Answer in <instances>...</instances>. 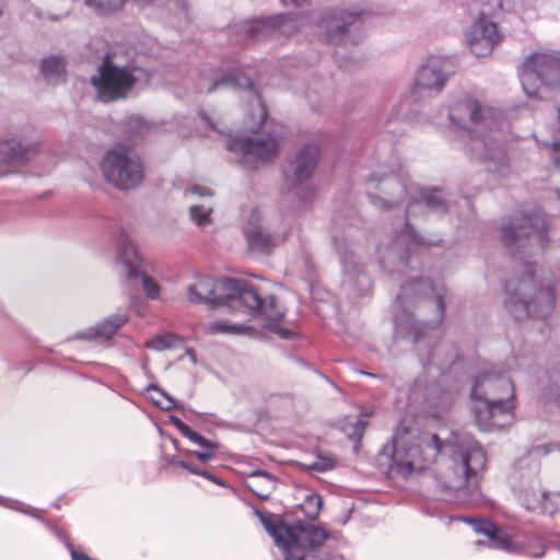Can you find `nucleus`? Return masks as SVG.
Segmentation results:
<instances>
[{"mask_svg": "<svg viewBox=\"0 0 560 560\" xmlns=\"http://www.w3.org/2000/svg\"><path fill=\"white\" fill-rule=\"evenodd\" d=\"M380 186L381 190L389 197L388 200H385L384 198H376V200H373V202L377 206V207H393L394 205H396L398 202V199L396 197L393 196V194L390 192V190L393 188H400V185L398 183V179L393 176V177H388V178H385L384 180H381L378 182L376 185H373V188H377Z\"/></svg>", "mask_w": 560, "mask_h": 560, "instance_id": "obj_26", "label": "nucleus"}, {"mask_svg": "<svg viewBox=\"0 0 560 560\" xmlns=\"http://www.w3.org/2000/svg\"><path fill=\"white\" fill-rule=\"evenodd\" d=\"M104 180L122 191L138 188L144 180V166L141 158L129 147L116 144L107 149L100 162Z\"/></svg>", "mask_w": 560, "mask_h": 560, "instance_id": "obj_7", "label": "nucleus"}, {"mask_svg": "<svg viewBox=\"0 0 560 560\" xmlns=\"http://www.w3.org/2000/svg\"><path fill=\"white\" fill-rule=\"evenodd\" d=\"M177 465L179 467H183L185 469H187L188 471H190L191 474L194 475H200L201 474V470H199L198 468H196L195 466L190 465V464H187L186 462H178Z\"/></svg>", "mask_w": 560, "mask_h": 560, "instance_id": "obj_44", "label": "nucleus"}, {"mask_svg": "<svg viewBox=\"0 0 560 560\" xmlns=\"http://www.w3.org/2000/svg\"><path fill=\"white\" fill-rule=\"evenodd\" d=\"M200 476L207 478L208 480H211L212 482H214L217 485L223 486V482L218 477H215L214 475H211L210 472H208L206 470L201 471Z\"/></svg>", "mask_w": 560, "mask_h": 560, "instance_id": "obj_46", "label": "nucleus"}, {"mask_svg": "<svg viewBox=\"0 0 560 560\" xmlns=\"http://www.w3.org/2000/svg\"><path fill=\"white\" fill-rule=\"evenodd\" d=\"M182 343V339L173 334H164L156 336L145 342L148 348H152L156 351H164L172 348H176Z\"/></svg>", "mask_w": 560, "mask_h": 560, "instance_id": "obj_28", "label": "nucleus"}, {"mask_svg": "<svg viewBox=\"0 0 560 560\" xmlns=\"http://www.w3.org/2000/svg\"><path fill=\"white\" fill-rule=\"evenodd\" d=\"M515 393L506 376H479L471 389L470 410L480 430L492 431L510 425L514 420Z\"/></svg>", "mask_w": 560, "mask_h": 560, "instance_id": "obj_4", "label": "nucleus"}, {"mask_svg": "<svg viewBox=\"0 0 560 560\" xmlns=\"http://www.w3.org/2000/svg\"><path fill=\"white\" fill-rule=\"evenodd\" d=\"M127 320L125 315H113L96 324L95 326L89 327L81 331H78L74 336L75 339L94 341V340H107L112 338L117 329L122 326Z\"/></svg>", "mask_w": 560, "mask_h": 560, "instance_id": "obj_22", "label": "nucleus"}, {"mask_svg": "<svg viewBox=\"0 0 560 560\" xmlns=\"http://www.w3.org/2000/svg\"><path fill=\"white\" fill-rule=\"evenodd\" d=\"M266 118V108L264 104L260 102L259 97H255V101L252 106L250 113V121L246 122V129L255 132L258 130Z\"/></svg>", "mask_w": 560, "mask_h": 560, "instance_id": "obj_30", "label": "nucleus"}, {"mask_svg": "<svg viewBox=\"0 0 560 560\" xmlns=\"http://www.w3.org/2000/svg\"><path fill=\"white\" fill-rule=\"evenodd\" d=\"M138 81L137 69L121 62L115 54L107 55L98 66L96 74L90 79L97 100L103 103L128 97Z\"/></svg>", "mask_w": 560, "mask_h": 560, "instance_id": "obj_8", "label": "nucleus"}, {"mask_svg": "<svg viewBox=\"0 0 560 560\" xmlns=\"http://www.w3.org/2000/svg\"><path fill=\"white\" fill-rule=\"evenodd\" d=\"M422 201L433 211L442 212L446 210L445 198L441 191L434 190L423 194Z\"/></svg>", "mask_w": 560, "mask_h": 560, "instance_id": "obj_35", "label": "nucleus"}, {"mask_svg": "<svg viewBox=\"0 0 560 560\" xmlns=\"http://www.w3.org/2000/svg\"><path fill=\"white\" fill-rule=\"evenodd\" d=\"M417 287L422 289L423 294H432L435 298V304L439 312V317L442 318L444 314V302H443V294H444V288L442 285L434 287L431 283L427 281H421L417 283Z\"/></svg>", "mask_w": 560, "mask_h": 560, "instance_id": "obj_32", "label": "nucleus"}, {"mask_svg": "<svg viewBox=\"0 0 560 560\" xmlns=\"http://www.w3.org/2000/svg\"><path fill=\"white\" fill-rule=\"evenodd\" d=\"M336 459L334 457L318 456L311 465L310 468L317 471H327L335 467Z\"/></svg>", "mask_w": 560, "mask_h": 560, "instance_id": "obj_39", "label": "nucleus"}, {"mask_svg": "<svg viewBox=\"0 0 560 560\" xmlns=\"http://www.w3.org/2000/svg\"><path fill=\"white\" fill-rule=\"evenodd\" d=\"M506 292L509 294L506 305L517 319L527 316L545 317L552 310L553 292L550 289L536 292L533 275L517 282H510Z\"/></svg>", "mask_w": 560, "mask_h": 560, "instance_id": "obj_9", "label": "nucleus"}, {"mask_svg": "<svg viewBox=\"0 0 560 560\" xmlns=\"http://www.w3.org/2000/svg\"><path fill=\"white\" fill-rule=\"evenodd\" d=\"M434 434L412 435L408 432L394 439L390 469L404 477L421 471L425 464L440 453L448 456L440 475L439 485L445 492H464L475 488L477 476L486 469L487 455L481 445L468 433L452 432L443 436Z\"/></svg>", "mask_w": 560, "mask_h": 560, "instance_id": "obj_1", "label": "nucleus"}, {"mask_svg": "<svg viewBox=\"0 0 560 560\" xmlns=\"http://www.w3.org/2000/svg\"><path fill=\"white\" fill-rule=\"evenodd\" d=\"M259 517L275 544L282 549L284 560H316L315 549L327 539L326 532L315 526L290 527L262 514Z\"/></svg>", "mask_w": 560, "mask_h": 560, "instance_id": "obj_6", "label": "nucleus"}, {"mask_svg": "<svg viewBox=\"0 0 560 560\" xmlns=\"http://www.w3.org/2000/svg\"><path fill=\"white\" fill-rule=\"evenodd\" d=\"M115 261L117 268L129 281L140 280L149 299L155 300L159 298L160 285L143 270V260L135 242L127 234H121L118 238Z\"/></svg>", "mask_w": 560, "mask_h": 560, "instance_id": "obj_12", "label": "nucleus"}, {"mask_svg": "<svg viewBox=\"0 0 560 560\" xmlns=\"http://www.w3.org/2000/svg\"><path fill=\"white\" fill-rule=\"evenodd\" d=\"M208 334H229V335H243L247 332L248 327L241 324H232L225 322H212L205 326Z\"/></svg>", "mask_w": 560, "mask_h": 560, "instance_id": "obj_27", "label": "nucleus"}, {"mask_svg": "<svg viewBox=\"0 0 560 560\" xmlns=\"http://www.w3.org/2000/svg\"><path fill=\"white\" fill-rule=\"evenodd\" d=\"M362 27V13L348 9L326 10L318 22L320 34L332 45H347L357 42Z\"/></svg>", "mask_w": 560, "mask_h": 560, "instance_id": "obj_11", "label": "nucleus"}, {"mask_svg": "<svg viewBox=\"0 0 560 560\" xmlns=\"http://www.w3.org/2000/svg\"><path fill=\"white\" fill-rule=\"evenodd\" d=\"M39 152L37 142L19 135H8L0 140V162L8 166H23Z\"/></svg>", "mask_w": 560, "mask_h": 560, "instance_id": "obj_17", "label": "nucleus"}, {"mask_svg": "<svg viewBox=\"0 0 560 560\" xmlns=\"http://www.w3.org/2000/svg\"><path fill=\"white\" fill-rule=\"evenodd\" d=\"M252 86L249 78L241 72L223 73L214 68L200 71L196 88L200 93H211L223 88L248 89Z\"/></svg>", "mask_w": 560, "mask_h": 560, "instance_id": "obj_18", "label": "nucleus"}, {"mask_svg": "<svg viewBox=\"0 0 560 560\" xmlns=\"http://www.w3.org/2000/svg\"><path fill=\"white\" fill-rule=\"evenodd\" d=\"M171 422L179 430V432L187 438V435L190 433L191 429L184 423L180 419L176 417H171Z\"/></svg>", "mask_w": 560, "mask_h": 560, "instance_id": "obj_42", "label": "nucleus"}, {"mask_svg": "<svg viewBox=\"0 0 560 560\" xmlns=\"http://www.w3.org/2000/svg\"><path fill=\"white\" fill-rule=\"evenodd\" d=\"M215 450L205 448L203 451H192L190 454L196 457L201 463H209L210 460L215 458Z\"/></svg>", "mask_w": 560, "mask_h": 560, "instance_id": "obj_41", "label": "nucleus"}, {"mask_svg": "<svg viewBox=\"0 0 560 560\" xmlns=\"http://www.w3.org/2000/svg\"><path fill=\"white\" fill-rule=\"evenodd\" d=\"M273 28L269 30V24L265 21H245L238 23L233 27L235 43H243L250 39H261L267 32L276 34L277 32L284 33L293 25L292 21L285 16H279L272 23Z\"/></svg>", "mask_w": 560, "mask_h": 560, "instance_id": "obj_19", "label": "nucleus"}, {"mask_svg": "<svg viewBox=\"0 0 560 560\" xmlns=\"http://www.w3.org/2000/svg\"><path fill=\"white\" fill-rule=\"evenodd\" d=\"M84 3L96 13L103 15L109 14L115 10V7L109 0H84Z\"/></svg>", "mask_w": 560, "mask_h": 560, "instance_id": "obj_37", "label": "nucleus"}, {"mask_svg": "<svg viewBox=\"0 0 560 560\" xmlns=\"http://www.w3.org/2000/svg\"><path fill=\"white\" fill-rule=\"evenodd\" d=\"M546 218L540 214L515 217L503 226L502 241L509 248L520 249L525 244L544 247L548 241Z\"/></svg>", "mask_w": 560, "mask_h": 560, "instance_id": "obj_13", "label": "nucleus"}, {"mask_svg": "<svg viewBox=\"0 0 560 560\" xmlns=\"http://www.w3.org/2000/svg\"><path fill=\"white\" fill-rule=\"evenodd\" d=\"M556 448H558V450L560 451V443H559V444H552V445H550V450H549V451H553V450H556Z\"/></svg>", "mask_w": 560, "mask_h": 560, "instance_id": "obj_48", "label": "nucleus"}, {"mask_svg": "<svg viewBox=\"0 0 560 560\" xmlns=\"http://www.w3.org/2000/svg\"><path fill=\"white\" fill-rule=\"evenodd\" d=\"M448 117L453 126L470 135L469 150L472 156L488 163L489 172L503 173L508 158L494 110L465 93L452 102Z\"/></svg>", "mask_w": 560, "mask_h": 560, "instance_id": "obj_2", "label": "nucleus"}, {"mask_svg": "<svg viewBox=\"0 0 560 560\" xmlns=\"http://www.w3.org/2000/svg\"><path fill=\"white\" fill-rule=\"evenodd\" d=\"M148 390L153 392L155 395L151 396L152 401L163 410H170L175 406L174 399L164 393L162 389L150 386Z\"/></svg>", "mask_w": 560, "mask_h": 560, "instance_id": "obj_36", "label": "nucleus"}, {"mask_svg": "<svg viewBox=\"0 0 560 560\" xmlns=\"http://www.w3.org/2000/svg\"><path fill=\"white\" fill-rule=\"evenodd\" d=\"M365 425L366 422L362 419H359L355 421V423L351 424L350 427L347 425L345 428V431L351 439H360L363 434Z\"/></svg>", "mask_w": 560, "mask_h": 560, "instance_id": "obj_40", "label": "nucleus"}, {"mask_svg": "<svg viewBox=\"0 0 560 560\" xmlns=\"http://www.w3.org/2000/svg\"><path fill=\"white\" fill-rule=\"evenodd\" d=\"M467 3L479 11L480 16H491L502 9V0H467Z\"/></svg>", "mask_w": 560, "mask_h": 560, "instance_id": "obj_29", "label": "nucleus"}, {"mask_svg": "<svg viewBox=\"0 0 560 560\" xmlns=\"http://www.w3.org/2000/svg\"><path fill=\"white\" fill-rule=\"evenodd\" d=\"M228 150L237 156L240 163L249 167L256 162L275 159L280 150V138L271 133L255 138L237 136L229 141Z\"/></svg>", "mask_w": 560, "mask_h": 560, "instance_id": "obj_14", "label": "nucleus"}, {"mask_svg": "<svg viewBox=\"0 0 560 560\" xmlns=\"http://www.w3.org/2000/svg\"><path fill=\"white\" fill-rule=\"evenodd\" d=\"M520 77L529 97H544L546 86L560 83V59L552 54H533L524 61Z\"/></svg>", "mask_w": 560, "mask_h": 560, "instance_id": "obj_10", "label": "nucleus"}, {"mask_svg": "<svg viewBox=\"0 0 560 560\" xmlns=\"http://www.w3.org/2000/svg\"><path fill=\"white\" fill-rule=\"evenodd\" d=\"M186 196H198L205 198L202 203H194L189 208L191 220L196 225L203 229L212 223V190L209 187L194 185L186 189Z\"/></svg>", "mask_w": 560, "mask_h": 560, "instance_id": "obj_21", "label": "nucleus"}, {"mask_svg": "<svg viewBox=\"0 0 560 560\" xmlns=\"http://www.w3.org/2000/svg\"><path fill=\"white\" fill-rule=\"evenodd\" d=\"M448 78L445 60L435 56L428 58L415 73L409 91L411 100L417 102L440 94Z\"/></svg>", "mask_w": 560, "mask_h": 560, "instance_id": "obj_15", "label": "nucleus"}, {"mask_svg": "<svg viewBox=\"0 0 560 560\" xmlns=\"http://www.w3.org/2000/svg\"><path fill=\"white\" fill-rule=\"evenodd\" d=\"M418 282H419V281H415V282H412V283H410V284L404 285V287L401 288V296H398V300H401V298H407V296L409 295V292H410V291H415V292H420V293H422V289H421V288H419V287H417V283H418Z\"/></svg>", "mask_w": 560, "mask_h": 560, "instance_id": "obj_43", "label": "nucleus"}, {"mask_svg": "<svg viewBox=\"0 0 560 560\" xmlns=\"http://www.w3.org/2000/svg\"><path fill=\"white\" fill-rule=\"evenodd\" d=\"M246 487L261 499H268L276 488V480L262 470H255L246 478Z\"/></svg>", "mask_w": 560, "mask_h": 560, "instance_id": "obj_24", "label": "nucleus"}, {"mask_svg": "<svg viewBox=\"0 0 560 560\" xmlns=\"http://www.w3.org/2000/svg\"><path fill=\"white\" fill-rule=\"evenodd\" d=\"M322 504L320 495L308 494L301 504V509L307 518L314 520L319 515Z\"/></svg>", "mask_w": 560, "mask_h": 560, "instance_id": "obj_34", "label": "nucleus"}, {"mask_svg": "<svg viewBox=\"0 0 560 560\" xmlns=\"http://www.w3.org/2000/svg\"><path fill=\"white\" fill-rule=\"evenodd\" d=\"M540 463L534 453L517 464V482L514 486L520 503L528 511L553 515L560 509V493L548 491L541 483Z\"/></svg>", "mask_w": 560, "mask_h": 560, "instance_id": "obj_5", "label": "nucleus"}, {"mask_svg": "<svg viewBox=\"0 0 560 560\" xmlns=\"http://www.w3.org/2000/svg\"><path fill=\"white\" fill-rule=\"evenodd\" d=\"M202 119L208 121L209 126L213 130L218 131L219 133H223L224 132L217 124H214L212 120H210L206 115H202Z\"/></svg>", "mask_w": 560, "mask_h": 560, "instance_id": "obj_47", "label": "nucleus"}, {"mask_svg": "<svg viewBox=\"0 0 560 560\" xmlns=\"http://www.w3.org/2000/svg\"><path fill=\"white\" fill-rule=\"evenodd\" d=\"M259 222L260 213L257 210H253L244 228V233L252 248L262 250L272 246L275 243Z\"/></svg>", "mask_w": 560, "mask_h": 560, "instance_id": "obj_23", "label": "nucleus"}, {"mask_svg": "<svg viewBox=\"0 0 560 560\" xmlns=\"http://www.w3.org/2000/svg\"><path fill=\"white\" fill-rule=\"evenodd\" d=\"M374 182V175L370 178V184L372 185Z\"/></svg>", "mask_w": 560, "mask_h": 560, "instance_id": "obj_49", "label": "nucleus"}, {"mask_svg": "<svg viewBox=\"0 0 560 560\" xmlns=\"http://www.w3.org/2000/svg\"><path fill=\"white\" fill-rule=\"evenodd\" d=\"M319 158V149L316 144H306L298 151L290 163V172L298 183L306 180L314 172Z\"/></svg>", "mask_w": 560, "mask_h": 560, "instance_id": "obj_20", "label": "nucleus"}, {"mask_svg": "<svg viewBox=\"0 0 560 560\" xmlns=\"http://www.w3.org/2000/svg\"><path fill=\"white\" fill-rule=\"evenodd\" d=\"M187 439L190 442L198 444L203 448L218 450L219 447V444L217 442L206 439L205 436L195 432L194 430L190 431V433L187 435Z\"/></svg>", "mask_w": 560, "mask_h": 560, "instance_id": "obj_38", "label": "nucleus"}, {"mask_svg": "<svg viewBox=\"0 0 560 560\" xmlns=\"http://www.w3.org/2000/svg\"><path fill=\"white\" fill-rule=\"evenodd\" d=\"M529 553L537 558L542 557L545 553V546L539 544L537 547L529 550Z\"/></svg>", "mask_w": 560, "mask_h": 560, "instance_id": "obj_45", "label": "nucleus"}, {"mask_svg": "<svg viewBox=\"0 0 560 560\" xmlns=\"http://www.w3.org/2000/svg\"><path fill=\"white\" fill-rule=\"evenodd\" d=\"M466 39L470 51L475 56L486 57L501 42L502 34L494 22L487 19V16H480L469 26Z\"/></svg>", "mask_w": 560, "mask_h": 560, "instance_id": "obj_16", "label": "nucleus"}, {"mask_svg": "<svg viewBox=\"0 0 560 560\" xmlns=\"http://www.w3.org/2000/svg\"><path fill=\"white\" fill-rule=\"evenodd\" d=\"M428 401L432 408L436 409V411H446L454 402V395L450 392L431 394ZM432 415L438 417V412H432Z\"/></svg>", "mask_w": 560, "mask_h": 560, "instance_id": "obj_31", "label": "nucleus"}, {"mask_svg": "<svg viewBox=\"0 0 560 560\" xmlns=\"http://www.w3.org/2000/svg\"><path fill=\"white\" fill-rule=\"evenodd\" d=\"M187 299L196 304L210 303L232 308L243 305L264 320L267 329L277 331L282 338L289 336L287 330L278 327L284 317L282 306L273 295L262 294L254 287L240 288L232 279L215 280L210 276H198L187 288Z\"/></svg>", "mask_w": 560, "mask_h": 560, "instance_id": "obj_3", "label": "nucleus"}, {"mask_svg": "<svg viewBox=\"0 0 560 560\" xmlns=\"http://www.w3.org/2000/svg\"><path fill=\"white\" fill-rule=\"evenodd\" d=\"M477 532L483 533L491 540L498 541L497 546L503 549H510V540L506 536H501L500 530L491 523H485L476 527Z\"/></svg>", "mask_w": 560, "mask_h": 560, "instance_id": "obj_33", "label": "nucleus"}, {"mask_svg": "<svg viewBox=\"0 0 560 560\" xmlns=\"http://www.w3.org/2000/svg\"><path fill=\"white\" fill-rule=\"evenodd\" d=\"M42 73L46 81L56 84L63 81L66 74V63L60 57L50 56L42 62Z\"/></svg>", "mask_w": 560, "mask_h": 560, "instance_id": "obj_25", "label": "nucleus"}]
</instances>
